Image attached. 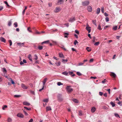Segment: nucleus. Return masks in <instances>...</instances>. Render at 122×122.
Wrapping results in <instances>:
<instances>
[{
    "instance_id": "obj_1",
    "label": "nucleus",
    "mask_w": 122,
    "mask_h": 122,
    "mask_svg": "<svg viewBox=\"0 0 122 122\" xmlns=\"http://www.w3.org/2000/svg\"><path fill=\"white\" fill-rule=\"evenodd\" d=\"M71 87V86H66V89L68 93H70L73 91V89Z\"/></svg>"
},
{
    "instance_id": "obj_2",
    "label": "nucleus",
    "mask_w": 122,
    "mask_h": 122,
    "mask_svg": "<svg viewBox=\"0 0 122 122\" xmlns=\"http://www.w3.org/2000/svg\"><path fill=\"white\" fill-rule=\"evenodd\" d=\"M89 3V2L88 1L83 2H82V5L83 6H86L88 5Z\"/></svg>"
},
{
    "instance_id": "obj_3",
    "label": "nucleus",
    "mask_w": 122,
    "mask_h": 122,
    "mask_svg": "<svg viewBox=\"0 0 122 122\" xmlns=\"http://www.w3.org/2000/svg\"><path fill=\"white\" fill-rule=\"evenodd\" d=\"M91 27L89 26L87 24L86 25V29L88 32V33H89L91 32Z\"/></svg>"
},
{
    "instance_id": "obj_4",
    "label": "nucleus",
    "mask_w": 122,
    "mask_h": 122,
    "mask_svg": "<svg viewBox=\"0 0 122 122\" xmlns=\"http://www.w3.org/2000/svg\"><path fill=\"white\" fill-rule=\"evenodd\" d=\"M17 116L18 117H21L23 118L24 117L23 115L21 113H19L17 115Z\"/></svg>"
},
{
    "instance_id": "obj_5",
    "label": "nucleus",
    "mask_w": 122,
    "mask_h": 122,
    "mask_svg": "<svg viewBox=\"0 0 122 122\" xmlns=\"http://www.w3.org/2000/svg\"><path fill=\"white\" fill-rule=\"evenodd\" d=\"M64 0H59L58 1V5H60L64 1Z\"/></svg>"
},
{
    "instance_id": "obj_6",
    "label": "nucleus",
    "mask_w": 122,
    "mask_h": 122,
    "mask_svg": "<svg viewBox=\"0 0 122 122\" xmlns=\"http://www.w3.org/2000/svg\"><path fill=\"white\" fill-rule=\"evenodd\" d=\"M0 40L2 41L5 43L6 40L3 37H1L0 38Z\"/></svg>"
},
{
    "instance_id": "obj_7",
    "label": "nucleus",
    "mask_w": 122,
    "mask_h": 122,
    "mask_svg": "<svg viewBox=\"0 0 122 122\" xmlns=\"http://www.w3.org/2000/svg\"><path fill=\"white\" fill-rule=\"evenodd\" d=\"M87 10L88 11L91 12L92 10V8L90 6H88L87 7Z\"/></svg>"
},
{
    "instance_id": "obj_8",
    "label": "nucleus",
    "mask_w": 122,
    "mask_h": 122,
    "mask_svg": "<svg viewBox=\"0 0 122 122\" xmlns=\"http://www.w3.org/2000/svg\"><path fill=\"white\" fill-rule=\"evenodd\" d=\"M21 87L23 88L24 89H26L27 88V87L25 85L23 84H21Z\"/></svg>"
},
{
    "instance_id": "obj_9",
    "label": "nucleus",
    "mask_w": 122,
    "mask_h": 122,
    "mask_svg": "<svg viewBox=\"0 0 122 122\" xmlns=\"http://www.w3.org/2000/svg\"><path fill=\"white\" fill-rule=\"evenodd\" d=\"M111 76H112L114 78H115L116 76L115 74L113 72H111L110 74Z\"/></svg>"
},
{
    "instance_id": "obj_10",
    "label": "nucleus",
    "mask_w": 122,
    "mask_h": 122,
    "mask_svg": "<svg viewBox=\"0 0 122 122\" xmlns=\"http://www.w3.org/2000/svg\"><path fill=\"white\" fill-rule=\"evenodd\" d=\"M62 74L66 76H69V75L66 71H65L62 72Z\"/></svg>"
},
{
    "instance_id": "obj_11",
    "label": "nucleus",
    "mask_w": 122,
    "mask_h": 122,
    "mask_svg": "<svg viewBox=\"0 0 122 122\" xmlns=\"http://www.w3.org/2000/svg\"><path fill=\"white\" fill-rule=\"evenodd\" d=\"M28 58L30 61H32V56L30 54H29L28 56Z\"/></svg>"
},
{
    "instance_id": "obj_12",
    "label": "nucleus",
    "mask_w": 122,
    "mask_h": 122,
    "mask_svg": "<svg viewBox=\"0 0 122 122\" xmlns=\"http://www.w3.org/2000/svg\"><path fill=\"white\" fill-rule=\"evenodd\" d=\"M96 110V108L94 107H93L92 108L91 111L93 113Z\"/></svg>"
},
{
    "instance_id": "obj_13",
    "label": "nucleus",
    "mask_w": 122,
    "mask_h": 122,
    "mask_svg": "<svg viewBox=\"0 0 122 122\" xmlns=\"http://www.w3.org/2000/svg\"><path fill=\"white\" fill-rule=\"evenodd\" d=\"M46 111L47 112L48 111L51 110V107L50 106L47 107L46 108Z\"/></svg>"
},
{
    "instance_id": "obj_14",
    "label": "nucleus",
    "mask_w": 122,
    "mask_h": 122,
    "mask_svg": "<svg viewBox=\"0 0 122 122\" xmlns=\"http://www.w3.org/2000/svg\"><path fill=\"white\" fill-rule=\"evenodd\" d=\"M59 55L60 57H63V58H64V56L63 54L62 53H59Z\"/></svg>"
},
{
    "instance_id": "obj_15",
    "label": "nucleus",
    "mask_w": 122,
    "mask_h": 122,
    "mask_svg": "<svg viewBox=\"0 0 122 122\" xmlns=\"http://www.w3.org/2000/svg\"><path fill=\"white\" fill-rule=\"evenodd\" d=\"M75 20V18L74 17L72 18H71L69 20V21L71 22H72Z\"/></svg>"
},
{
    "instance_id": "obj_16",
    "label": "nucleus",
    "mask_w": 122,
    "mask_h": 122,
    "mask_svg": "<svg viewBox=\"0 0 122 122\" xmlns=\"http://www.w3.org/2000/svg\"><path fill=\"white\" fill-rule=\"evenodd\" d=\"M47 80V79L46 78H45L44 80V81H43V86H44L45 85V84L46 81Z\"/></svg>"
},
{
    "instance_id": "obj_17",
    "label": "nucleus",
    "mask_w": 122,
    "mask_h": 122,
    "mask_svg": "<svg viewBox=\"0 0 122 122\" xmlns=\"http://www.w3.org/2000/svg\"><path fill=\"white\" fill-rule=\"evenodd\" d=\"M23 104L24 105L27 106H29L30 105V103L27 102H24L23 103Z\"/></svg>"
},
{
    "instance_id": "obj_18",
    "label": "nucleus",
    "mask_w": 122,
    "mask_h": 122,
    "mask_svg": "<svg viewBox=\"0 0 122 122\" xmlns=\"http://www.w3.org/2000/svg\"><path fill=\"white\" fill-rule=\"evenodd\" d=\"M100 8H98L97 11V14H99L100 12Z\"/></svg>"
},
{
    "instance_id": "obj_19",
    "label": "nucleus",
    "mask_w": 122,
    "mask_h": 122,
    "mask_svg": "<svg viewBox=\"0 0 122 122\" xmlns=\"http://www.w3.org/2000/svg\"><path fill=\"white\" fill-rule=\"evenodd\" d=\"M60 11V8L59 7H57L56 8V11L55 12H58Z\"/></svg>"
},
{
    "instance_id": "obj_20",
    "label": "nucleus",
    "mask_w": 122,
    "mask_h": 122,
    "mask_svg": "<svg viewBox=\"0 0 122 122\" xmlns=\"http://www.w3.org/2000/svg\"><path fill=\"white\" fill-rule=\"evenodd\" d=\"M49 41H44V42H42L41 43V44L42 45L44 43H49Z\"/></svg>"
},
{
    "instance_id": "obj_21",
    "label": "nucleus",
    "mask_w": 122,
    "mask_h": 122,
    "mask_svg": "<svg viewBox=\"0 0 122 122\" xmlns=\"http://www.w3.org/2000/svg\"><path fill=\"white\" fill-rule=\"evenodd\" d=\"M78 115L80 116H81L83 115L82 111H79V112Z\"/></svg>"
},
{
    "instance_id": "obj_22",
    "label": "nucleus",
    "mask_w": 122,
    "mask_h": 122,
    "mask_svg": "<svg viewBox=\"0 0 122 122\" xmlns=\"http://www.w3.org/2000/svg\"><path fill=\"white\" fill-rule=\"evenodd\" d=\"M86 49L88 52H90L91 51V49L90 48L88 47H87L86 48Z\"/></svg>"
},
{
    "instance_id": "obj_23",
    "label": "nucleus",
    "mask_w": 122,
    "mask_h": 122,
    "mask_svg": "<svg viewBox=\"0 0 122 122\" xmlns=\"http://www.w3.org/2000/svg\"><path fill=\"white\" fill-rule=\"evenodd\" d=\"M55 64L57 66H60L61 64V62L60 61L56 62Z\"/></svg>"
},
{
    "instance_id": "obj_24",
    "label": "nucleus",
    "mask_w": 122,
    "mask_h": 122,
    "mask_svg": "<svg viewBox=\"0 0 122 122\" xmlns=\"http://www.w3.org/2000/svg\"><path fill=\"white\" fill-rule=\"evenodd\" d=\"M3 72L5 73H6L7 72V71L6 69L5 68H3L2 69Z\"/></svg>"
},
{
    "instance_id": "obj_25",
    "label": "nucleus",
    "mask_w": 122,
    "mask_h": 122,
    "mask_svg": "<svg viewBox=\"0 0 122 122\" xmlns=\"http://www.w3.org/2000/svg\"><path fill=\"white\" fill-rule=\"evenodd\" d=\"M73 101L76 103H78V101L77 99H73Z\"/></svg>"
},
{
    "instance_id": "obj_26",
    "label": "nucleus",
    "mask_w": 122,
    "mask_h": 122,
    "mask_svg": "<svg viewBox=\"0 0 122 122\" xmlns=\"http://www.w3.org/2000/svg\"><path fill=\"white\" fill-rule=\"evenodd\" d=\"M38 48L39 50H41L43 48V46H39L38 47Z\"/></svg>"
},
{
    "instance_id": "obj_27",
    "label": "nucleus",
    "mask_w": 122,
    "mask_h": 122,
    "mask_svg": "<svg viewBox=\"0 0 122 122\" xmlns=\"http://www.w3.org/2000/svg\"><path fill=\"white\" fill-rule=\"evenodd\" d=\"M34 59L36 60H37L38 59V57L37 55L36 54L34 55Z\"/></svg>"
},
{
    "instance_id": "obj_28",
    "label": "nucleus",
    "mask_w": 122,
    "mask_h": 122,
    "mask_svg": "<svg viewBox=\"0 0 122 122\" xmlns=\"http://www.w3.org/2000/svg\"><path fill=\"white\" fill-rule=\"evenodd\" d=\"M92 22L93 24L96 25V26H97L96 21V20H93L92 21Z\"/></svg>"
},
{
    "instance_id": "obj_29",
    "label": "nucleus",
    "mask_w": 122,
    "mask_h": 122,
    "mask_svg": "<svg viewBox=\"0 0 122 122\" xmlns=\"http://www.w3.org/2000/svg\"><path fill=\"white\" fill-rule=\"evenodd\" d=\"M110 104L112 105L113 107H114L115 106V104L112 102H111L110 103Z\"/></svg>"
},
{
    "instance_id": "obj_30",
    "label": "nucleus",
    "mask_w": 122,
    "mask_h": 122,
    "mask_svg": "<svg viewBox=\"0 0 122 122\" xmlns=\"http://www.w3.org/2000/svg\"><path fill=\"white\" fill-rule=\"evenodd\" d=\"M12 121V119L10 118H9L7 120L8 122H11Z\"/></svg>"
},
{
    "instance_id": "obj_31",
    "label": "nucleus",
    "mask_w": 122,
    "mask_h": 122,
    "mask_svg": "<svg viewBox=\"0 0 122 122\" xmlns=\"http://www.w3.org/2000/svg\"><path fill=\"white\" fill-rule=\"evenodd\" d=\"M43 101L44 102H47L48 101V99H44L43 100Z\"/></svg>"
},
{
    "instance_id": "obj_32",
    "label": "nucleus",
    "mask_w": 122,
    "mask_h": 122,
    "mask_svg": "<svg viewBox=\"0 0 122 122\" xmlns=\"http://www.w3.org/2000/svg\"><path fill=\"white\" fill-rule=\"evenodd\" d=\"M57 85L59 86L61 85H62L63 84L60 82H58L57 83Z\"/></svg>"
},
{
    "instance_id": "obj_33",
    "label": "nucleus",
    "mask_w": 122,
    "mask_h": 122,
    "mask_svg": "<svg viewBox=\"0 0 122 122\" xmlns=\"http://www.w3.org/2000/svg\"><path fill=\"white\" fill-rule=\"evenodd\" d=\"M114 115L116 117H118L120 118V117L119 116L117 113H115L114 114Z\"/></svg>"
},
{
    "instance_id": "obj_34",
    "label": "nucleus",
    "mask_w": 122,
    "mask_h": 122,
    "mask_svg": "<svg viewBox=\"0 0 122 122\" xmlns=\"http://www.w3.org/2000/svg\"><path fill=\"white\" fill-rule=\"evenodd\" d=\"M8 41L10 44V46H11L12 45V44L11 41V40H9Z\"/></svg>"
},
{
    "instance_id": "obj_35",
    "label": "nucleus",
    "mask_w": 122,
    "mask_h": 122,
    "mask_svg": "<svg viewBox=\"0 0 122 122\" xmlns=\"http://www.w3.org/2000/svg\"><path fill=\"white\" fill-rule=\"evenodd\" d=\"M100 43V42L99 41L97 42H96L95 44L94 45L95 46H97Z\"/></svg>"
},
{
    "instance_id": "obj_36",
    "label": "nucleus",
    "mask_w": 122,
    "mask_h": 122,
    "mask_svg": "<svg viewBox=\"0 0 122 122\" xmlns=\"http://www.w3.org/2000/svg\"><path fill=\"white\" fill-rule=\"evenodd\" d=\"M4 3L8 7L10 6L8 5V3L6 1H4Z\"/></svg>"
},
{
    "instance_id": "obj_37",
    "label": "nucleus",
    "mask_w": 122,
    "mask_h": 122,
    "mask_svg": "<svg viewBox=\"0 0 122 122\" xmlns=\"http://www.w3.org/2000/svg\"><path fill=\"white\" fill-rule=\"evenodd\" d=\"M24 43H17V44L19 45V46H20L21 45H23L24 44Z\"/></svg>"
},
{
    "instance_id": "obj_38",
    "label": "nucleus",
    "mask_w": 122,
    "mask_h": 122,
    "mask_svg": "<svg viewBox=\"0 0 122 122\" xmlns=\"http://www.w3.org/2000/svg\"><path fill=\"white\" fill-rule=\"evenodd\" d=\"M7 106L6 105H4V106L2 107V109L3 110H5V108H7Z\"/></svg>"
},
{
    "instance_id": "obj_39",
    "label": "nucleus",
    "mask_w": 122,
    "mask_h": 122,
    "mask_svg": "<svg viewBox=\"0 0 122 122\" xmlns=\"http://www.w3.org/2000/svg\"><path fill=\"white\" fill-rule=\"evenodd\" d=\"M78 42L76 40H75L74 42V44L75 45H76V44H78Z\"/></svg>"
},
{
    "instance_id": "obj_40",
    "label": "nucleus",
    "mask_w": 122,
    "mask_h": 122,
    "mask_svg": "<svg viewBox=\"0 0 122 122\" xmlns=\"http://www.w3.org/2000/svg\"><path fill=\"white\" fill-rule=\"evenodd\" d=\"M24 108L26 109L27 110H31V109L30 108H28L26 107H24Z\"/></svg>"
},
{
    "instance_id": "obj_41",
    "label": "nucleus",
    "mask_w": 122,
    "mask_h": 122,
    "mask_svg": "<svg viewBox=\"0 0 122 122\" xmlns=\"http://www.w3.org/2000/svg\"><path fill=\"white\" fill-rule=\"evenodd\" d=\"M76 74L78 76H80L81 75V74L79 72H76Z\"/></svg>"
},
{
    "instance_id": "obj_42",
    "label": "nucleus",
    "mask_w": 122,
    "mask_h": 122,
    "mask_svg": "<svg viewBox=\"0 0 122 122\" xmlns=\"http://www.w3.org/2000/svg\"><path fill=\"white\" fill-rule=\"evenodd\" d=\"M23 112L25 114L26 116H27L28 115V114L24 110H23Z\"/></svg>"
},
{
    "instance_id": "obj_43",
    "label": "nucleus",
    "mask_w": 122,
    "mask_h": 122,
    "mask_svg": "<svg viewBox=\"0 0 122 122\" xmlns=\"http://www.w3.org/2000/svg\"><path fill=\"white\" fill-rule=\"evenodd\" d=\"M11 24V21H9L8 22V25L10 26Z\"/></svg>"
},
{
    "instance_id": "obj_44",
    "label": "nucleus",
    "mask_w": 122,
    "mask_h": 122,
    "mask_svg": "<svg viewBox=\"0 0 122 122\" xmlns=\"http://www.w3.org/2000/svg\"><path fill=\"white\" fill-rule=\"evenodd\" d=\"M105 20L106 22H108L109 21V19L108 18V17H106L105 18Z\"/></svg>"
},
{
    "instance_id": "obj_45",
    "label": "nucleus",
    "mask_w": 122,
    "mask_h": 122,
    "mask_svg": "<svg viewBox=\"0 0 122 122\" xmlns=\"http://www.w3.org/2000/svg\"><path fill=\"white\" fill-rule=\"evenodd\" d=\"M53 44L55 45H56L57 44V42L55 41H53Z\"/></svg>"
},
{
    "instance_id": "obj_46",
    "label": "nucleus",
    "mask_w": 122,
    "mask_h": 122,
    "mask_svg": "<svg viewBox=\"0 0 122 122\" xmlns=\"http://www.w3.org/2000/svg\"><path fill=\"white\" fill-rule=\"evenodd\" d=\"M30 30V27H29L27 28V30H28L29 31V32H32Z\"/></svg>"
},
{
    "instance_id": "obj_47",
    "label": "nucleus",
    "mask_w": 122,
    "mask_h": 122,
    "mask_svg": "<svg viewBox=\"0 0 122 122\" xmlns=\"http://www.w3.org/2000/svg\"><path fill=\"white\" fill-rule=\"evenodd\" d=\"M107 81V80L106 79H105L103 81H102V82L103 83H105Z\"/></svg>"
},
{
    "instance_id": "obj_48",
    "label": "nucleus",
    "mask_w": 122,
    "mask_h": 122,
    "mask_svg": "<svg viewBox=\"0 0 122 122\" xmlns=\"http://www.w3.org/2000/svg\"><path fill=\"white\" fill-rule=\"evenodd\" d=\"M14 25H15V27H16L17 26V23L16 22L14 24Z\"/></svg>"
},
{
    "instance_id": "obj_49",
    "label": "nucleus",
    "mask_w": 122,
    "mask_h": 122,
    "mask_svg": "<svg viewBox=\"0 0 122 122\" xmlns=\"http://www.w3.org/2000/svg\"><path fill=\"white\" fill-rule=\"evenodd\" d=\"M117 26L114 27L113 28V29L114 30H117Z\"/></svg>"
},
{
    "instance_id": "obj_50",
    "label": "nucleus",
    "mask_w": 122,
    "mask_h": 122,
    "mask_svg": "<svg viewBox=\"0 0 122 122\" xmlns=\"http://www.w3.org/2000/svg\"><path fill=\"white\" fill-rule=\"evenodd\" d=\"M69 74H70L71 75L73 74V72L72 71H69Z\"/></svg>"
},
{
    "instance_id": "obj_51",
    "label": "nucleus",
    "mask_w": 122,
    "mask_h": 122,
    "mask_svg": "<svg viewBox=\"0 0 122 122\" xmlns=\"http://www.w3.org/2000/svg\"><path fill=\"white\" fill-rule=\"evenodd\" d=\"M118 104L120 105V106H122V102H118L117 103Z\"/></svg>"
},
{
    "instance_id": "obj_52",
    "label": "nucleus",
    "mask_w": 122,
    "mask_h": 122,
    "mask_svg": "<svg viewBox=\"0 0 122 122\" xmlns=\"http://www.w3.org/2000/svg\"><path fill=\"white\" fill-rule=\"evenodd\" d=\"M20 96L18 95H14V97H20Z\"/></svg>"
},
{
    "instance_id": "obj_53",
    "label": "nucleus",
    "mask_w": 122,
    "mask_h": 122,
    "mask_svg": "<svg viewBox=\"0 0 122 122\" xmlns=\"http://www.w3.org/2000/svg\"><path fill=\"white\" fill-rule=\"evenodd\" d=\"M75 32L78 35H79V32L78 30H75Z\"/></svg>"
},
{
    "instance_id": "obj_54",
    "label": "nucleus",
    "mask_w": 122,
    "mask_h": 122,
    "mask_svg": "<svg viewBox=\"0 0 122 122\" xmlns=\"http://www.w3.org/2000/svg\"><path fill=\"white\" fill-rule=\"evenodd\" d=\"M101 11L102 13H104V9L103 7L102 8Z\"/></svg>"
},
{
    "instance_id": "obj_55",
    "label": "nucleus",
    "mask_w": 122,
    "mask_h": 122,
    "mask_svg": "<svg viewBox=\"0 0 122 122\" xmlns=\"http://www.w3.org/2000/svg\"><path fill=\"white\" fill-rule=\"evenodd\" d=\"M103 96L106 97H107V93H105L103 94Z\"/></svg>"
},
{
    "instance_id": "obj_56",
    "label": "nucleus",
    "mask_w": 122,
    "mask_h": 122,
    "mask_svg": "<svg viewBox=\"0 0 122 122\" xmlns=\"http://www.w3.org/2000/svg\"><path fill=\"white\" fill-rule=\"evenodd\" d=\"M98 28V29H99V30H102V29L101 28V27L100 25H99Z\"/></svg>"
},
{
    "instance_id": "obj_57",
    "label": "nucleus",
    "mask_w": 122,
    "mask_h": 122,
    "mask_svg": "<svg viewBox=\"0 0 122 122\" xmlns=\"http://www.w3.org/2000/svg\"><path fill=\"white\" fill-rule=\"evenodd\" d=\"M83 63H79L78 65L79 66H81L83 64Z\"/></svg>"
},
{
    "instance_id": "obj_58",
    "label": "nucleus",
    "mask_w": 122,
    "mask_h": 122,
    "mask_svg": "<svg viewBox=\"0 0 122 122\" xmlns=\"http://www.w3.org/2000/svg\"><path fill=\"white\" fill-rule=\"evenodd\" d=\"M104 15L106 16H108V15L106 13H104Z\"/></svg>"
},
{
    "instance_id": "obj_59",
    "label": "nucleus",
    "mask_w": 122,
    "mask_h": 122,
    "mask_svg": "<svg viewBox=\"0 0 122 122\" xmlns=\"http://www.w3.org/2000/svg\"><path fill=\"white\" fill-rule=\"evenodd\" d=\"M99 95L101 96H102L103 95V93L102 92H99Z\"/></svg>"
},
{
    "instance_id": "obj_60",
    "label": "nucleus",
    "mask_w": 122,
    "mask_h": 122,
    "mask_svg": "<svg viewBox=\"0 0 122 122\" xmlns=\"http://www.w3.org/2000/svg\"><path fill=\"white\" fill-rule=\"evenodd\" d=\"M44 86H43V87L41 89H40L39 90V91L40 92H41L42 90H43L44 89Z\"/></svg>"
},
{
    "instance_id": "obj_61",
    "label": "nucleus",
    "mask_w": 122,
    "mask_h": 122,
    "mask_svg": "<svg viewBox=\"0 0 122 122\" xmlns=\"http://www.w3.org/2000/svg\"><path fill=\"white\" fill-rule=\"evenodd\" d=\"M33 121V119H31L28 122H32Z\"/></svg>"
},
{
    "instance_id": "obj_62",
    "label": "nucleus",
    "mask_w": 122,
    "mask_h": 122,
    "mask_svg": "<svg viewBox=\"0 0 122 122\" xmlns=\"http://www.w3.org/2000/svg\"><path fill=\"white\" fill-rule=\"evenodd\" d=\"M103 108L107 110L108 109V108L106 107H104Z\"/></svg>"
},
{
    "instance_id": "obj_63",
    "label": "nucleus",
    "mask_w": 122,
    "mask_h": 122,
    "mask_svg": "<svg viewBox=\"0 0 122 122\" xmlns=\"http://www.w3.org/2000/svg\"><path fill=\"white\" fill-rule=\"evenodd\" d=\"M97 78V77H93L92 76H91L90 77L91 79L93 78L94 79H95Z\"/></svg>"
},
{
    "instance_id": "obj_64",
    "label": "nucleus",
    "mask_w": 122,
    "mask_h": 122,
    "mask_svg": "<svg viewBox=\"0 0 122 122\" xmlns=\"http://www.w3.org/2000/svg\"><path fill=\"white\" fill-rule=\"evenodd\" d=\"M48 5L49 6L51 7L52 6V4L51 3H49L48 4Z\"/></svg>"
}]
</instances>
